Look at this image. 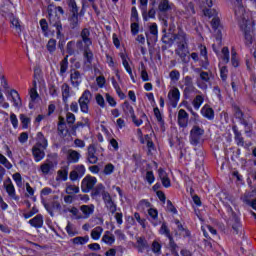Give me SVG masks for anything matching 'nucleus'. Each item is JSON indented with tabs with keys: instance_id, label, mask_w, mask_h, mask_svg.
<instances>
[{
	"instance_id": "obj_48",
	"label": "nucleus",
	"mask_w": 256,
	"mask_h": 256,
	"mask_svg": "<svg viewBox=\"0 0 256 256\" xmlns=\"http://www.w3.org/2000/svg\"><path fill=\"white\" fill-rule=\"evenodd\" d=\"M152 252L155 255H161V244L157 240H154L152 243Z\"/></svg>"
},
{
	"instance_id": "obj_34",
	"label": "nucleus",
	"mask_w": 256,
	"mask_h": 256,
	"mask_svg": "<svg viewBox=\"0 0 256 256\" xmlns=\"http://www.w3.org/2000/svg\"><path fill=\"white\" fill-rule=\"evenodd\" d=\"M200 55L204 57V62L201 64V67L203 69H207L209 67V61L207 60V47L205 46H200Z\"/></svg>"
},
{
	"instance_id": "obj_11",
	"label": "nucleus",
	"mask_w": 256,
	"mask_h": 256,
	"mask_svg": "<svg viewBox=\"0 0 256 256\" xmlns=\"http://www.w3.org/2000/svg\"><path fill=\"white\" fill-rule=\"evenodd\" d=\"M95 153H97V149L95 148V145L93 144L89 145L88 151L86 154V159L88 163H90V165H95L97 164V161H99V158L97 157V155H95Z\"/></svg>"
},
{
	"instance_id": "obj_56",
	"label": "nucleus",
	"mask_w": 256,
	"mask_h": 256,
	"mask_svg": "<svg viewBox=\"0 0 256 256\" xmlns=\"http://www.w3.org/2000/svg\"><path fill=\"white\" fill-rule=\"evenodd\" d=\"M40 27H41L43 33H45V35H47V31H49V24L47 23L46 19L40 20Z\"/></svg>"
},
{
	"instance_id": "obj_21",
	"label": "nucleus",
	"mask_w": 256,
	"mask_h": 256,
	"mask_svg": "<svg viewBox=\"0 0 256 256\" xmlns=\"http://www.w3.org/2000/svg\"><path fill=\"white\" fill-rule=\"evenodd\" d=\"M82 51H84L85 64L91 65V63H93V51H91V46L83 47Z\"/></svg>"
},
{
	"instance_id": "obj_1",
	"label": "nucleus",
	"mask_w": 256,
	"mask_h": 256,
	"mask_svg": "<svg viewBox=\"0 0 256 256\" xmlns=\"http://www.w3.org/2000/svg\"><path fill=\"white\" fill-rule=\"evenodd\" d=\"M234 13L238 19L240 29H242L245 37V44L251 45L253 43V20L249 18V14L245 11V7L241 0H235L234 2Z\"/></svg>"
},
{
	"instance_id": "obj_59",
	"label": "nucleus",
	"mask_w": 256,
	"mask_h": 256,
	"mask_svg": "<svg viewBox=\"0 0 256 256\" xmlns=\"http://www.w3.org/2000/svg\"><path fill=\"white\" fill-rule=\"evenodd\" d=\"M148 215H149V217H151L152 221H155V220H157L159 212L157 211V209L150 208L148 210Z\"/></svg>"
},
{
	"instance_id": "obj_4",
	"label": "nucleus",
	"mask_w": 256,
	"mask_h": 256,
	"mask_svg": "<svg viewBox=\"0 0 256 256\" xmlns=\"http://www.w3.org/2000/svg\"><path fill=\"white\" fill-rule=\"evenodd\" d=\"M195 73H199V79L196 81L197 87H199V89H207V85L211 83L213 73L202 71L201 68H196Z\"/></svg>"
},
{
	"instance_id": "obj_16",
	"label": "nucleus",
	"mask_w": 256,
	"mask_h": 256,
	"mask_svg": "<svg viewBox=\"0 0 256 256\" xmlns=\"http://www.w3.org/2000/svg\"><path fill=\"white\" fill-rule=\"evenodd\" d=\"M158 176L161 180L163 187H165L166 189H168V187H171V179H169V176L167 175V172H165V170L160 168L158 170Z\"/></svg>"
},
{
	"instance_id": "obj_9",
	"label": "nucleus",
	"mask_w": 256,
	"mask_h": 256,
	"mask_svg": "<svg viewBox=\"0 0 256 256\" xmlns=\"http://www.w3.org/2000/svg\"><path fill=\"white\" fill-rule=\"evenodd\" d=\"M83 82V77L81 76V72H79V70L76 69H72L70 70V83L72 85V87H79V85H81V83Z\"/></svg>"
},
{
	"instance_id": "obj_39",
	"label": "nucleus",
	"mask_w": 256,
	"mask_h": 256,
	"mask_svg": "<svg viewBox=\"0 0 256 256\" xmlns=\"http://www.w3.org/2000/svg\"><path fill=\"white\" fill-rule=\"evenodd\" d=\"M123 111L128 117L132 118L135 115V110L133 109V106L129 104V102H124Z\"/></svg>"
},
{
	"instance_id": "obj_52",
	"label": "nucleus",
	"mask_w": 256,
	"mask_h": 256,
	"mask_svg": "<svg viewBox=\"0 0 256 256\" xmlns=\"http://www.w3.org/2000/svg\"><path fill=\"white\" fill-rule=\"evenodd\" d=\"M160 234L165 235L166 237H171V232L169 231V228L167 227V224L163 223L160 228Z\"/></svg>"
},
{
	"instance_id": "obj_23",
	"label": "nucleus",
	"mask_w": 256,
	"mask_h": 256,
	"mask_svg": "<svg viewBox=\"0 0 256 256\" xmlns=\"http://www.w3.org/2000/svg\"><path fill=\"white\" fill-rule=\"evenodd\" d=\"M80 211H82L85 219H89V217H91L95 211V205H82L80 207Z\"/></svg>"
},
{
	"instance_id": "obj_26",
	"label": "nucleus",
	"mask_w": 256,
	"mask_h": 256,
	"mask_svg": "<svg viewBox=\"0 0 256 256\" xmlns=\"http://www.w3.org/2000/svg\"><path fill=\"white\" fill-rule=\"evenodd\" d=\"M201 114L203 117H206V119H213L215 117V112L213 111V108H210L209 105H204L202 107Z\"/></svg>"
},
{
	"instance_id": "obj_6",
	"label": "nucleus",
	"mask_w": 256,
	"mask_h": 256,
	"mask_svg": "<svg viewBox=\"0 0 256 256\" xmlns=\"http://www.w3.org/2000/svg\"><path fill=\"white\" fill-rule=\"evenodd\" d=\"M91 99H93L91 91L85 90L78 100L82 113H89V103H91Z\"/></svg>"
},
{
	"instance_id": "obj_28",
	"label": "nucleus",
	"mask_w": 256,
	"mask_h": 256,
	"mask_svg": "<svg viewBox=\"0 0 256 256\" xmlns=\"http://www.w3.org/2000/svg\"><path fill=\"white\" fill-rule=\"evenodd\" d=\"M69 69V55H66L60 62V75L63 77Z\"/></svg>"
},
{
	"instance_id": "obj_29",
	"label": "nucleus",
	"mask_w": 256,
	"mask_h": 256,
	"mask_svg": "<svg viewBox=\"0 0 256 256\" xmlns=\"http://www.w3.org/2000/svg\"><path fill=\"white\" fill-rule=\"evenodd\" d=\"M232 131H234V139L239 147H243L245 145V141H243V136H241V132L237 129V126H233Z\"/></svg>"
},
{
	"instance_id": "obj_10",
	"label": "nucleus",
	"mask_w": 256,
	"mask_h": 256,
	"mask_svg": "<svg viewBox=\"0 0 256 256\" xmlns=\"http://www.w3.org/2000/svg\"><path fill=\"white\" fill-rule=\"evenodd\" d=\"M85 175V166L83 164L76 165L74 169L70 172V180L77 181V179H81Z\"/></svg>"
},
{
	"instance_id": "obj_64",
	"label": "nucleus",
	"mask_w": 256,
	"mask_h": 256,
	"mask_svg": "<svg viewBox=\"0 0 256 256\" xmlns=\"http://www.w3.org/2000/svg\"><path fill=\"white\" fill-rule=\"evenodd\" d=\"M131 33L132 35H137V33H139V23L133 22L131 24Z\"/></svg>"
},
{
	"instance_id": "obj_40",
	"label": "nucleus",
	"mask_w": 256,
	"mask_h": 256,
	"mask_svg": "<svg viewBox=\"0 0 256 256\" xmlns=\"http://www.w3.org/2000/svg\"><path fill=\"white\" fill-rule=\"evenodd\" d=\"M46 49L50 54L55 53L57 51V40L50 39L46 45Z\"/></svg>"
},
{
	"instance_id": "obj_60",
	"label": "nucleus",
	"mask_w": 256,
	"mask_h": 256,
	"mask_svg": "<svg viewBox=\"0 0 256 256\" xmlns=\"http://www.w3.org/2000/svg\"><path fill=\"white\" fill-rule=\"evenodd\" d=\"M106 208L110 211V213H115L117 211V205H115V202L113 200L111 202H108L105 204Z\"/></svg>"
},
{
	"instance_id": "obj_44",
	"label": "nucleus",
	"mask_w": 256,
	"mask_h": 256,
	"mask_svg": "<svg viewBox=\"0 0 256 256\" xmlns=\"http://www.w3.org/2000/svg\"><path fill=\"white\" fill-rule=\"evenodd\" d=\"M68 6L72 14H79V8L77 7V2H75V0H69Z\"/></svg>"
},
{
	"instance_id": "obj_27",
	"label": "nucleus",
	"mask_w": 256,
	"mask_h": 256,
	"mask_svg": "<svg viewBox=\"0 0 256 256\" xmlns=\"http://www.w3.org/2000/svg\"><path fill=\"white\" fill-rule=\"evenodd\" d=\"M136 247H137L139 253H143V251H145V249H149V243L146 241L145 238L138 237Z\"/></svg>"
},
{
	"instance_id": "obj_54",
	"label": "nucleus",
	"mask_w": 256,
	"mask_h": 256,
	"mask_svg": "<svg viewBox=\"0 0 256 256\" xmlns=\"http://www.w3.org/2000/svg\"><path fill=\"white\" fill-rule=\"evenodd\" d=\"M222 61H224V63H229V48L228 47H224L222 49Z\"/></svg>"
},
{
	"instance_id": "obj_32",
	"label": "nucleus",
	"mask_w": 256,
	"mask_h": 256,
	"mask_svg": "<svg viewBox=\"0 0 256 256\" xmlns=\"http://www.w3.org/2000/svg\"><path fill=\"white\" fill-rule=\"evenodd\" d=\"M10 97L12 98V102L14 103V107H21V97L16 90L10 91Z\"/></svg>"
},
{
	"instance_id": "obj_30",
	"label": "nucleus",
	"mask_w": 256,
	"mask_h": 256,
	"mask_svg": "<svg viewBox=\"0 0 256 256\" xmlns=\"http://www.w3.org/2000/svg\"><path fill=\"white\" fill-rule=\"evenodd\" d=\"M102 243H106V245H113V243H115V236L111 233V231H106L104 233Z\"/></svg>"
},
{
	"instance_id": "obj_63",
	"label": "nucleus",
	"mask_w": 256,
	"mask_h": 256,
	"mask_svg": "<svg viewBox=\"0 0 256 256\" xmlns=\"http://www.w3.org/2000/svg\"><path fill=\"white\" fill-rule=\"evenodd\" d=\"M169 247L172 251V253H175L177 251V244L175 243V241L173 240V236H170L169 238Z\"/></svg>"
},
{
	"instance_id": "obj_46",
	"label": "nucleus",
	"mask_w": 256,
	"mask_h": 256,
	"mask_svg": "<svg viewBox=\"0 0 256 256\" xmlns=\"http://www.w3.org/2000/svg\"><path fill=\"white\" fill-rule=\"evenodd\" d=\"M20 121L23 129H27V127H29V123H31V118L27 117L25 114H20Z\"/></svg>"
},
{
	"instance_id": "obj_14",
	"label": "nucleus",
	"mask_w": 256,
	"mask_h": 256,
	"mask_svg": "<svg viewBox=\"0 0 256 256\" xmlns=\"http://www.w3.org/2000/svg\"><path fill=\"white\" fill-rule=\"evenodd\" d=\"M180 97L181 93L179 92V88H173L168 93V99L171 101L173 107H177V103H179Z\"/></svg>"
},
{
	"instance_id": "obj_5",
	"label": "nucleus",
	"mask_w": 256,
	"mask_h": 256,
	"mask_svg": "<svg viewBox=\"0 0 256 256\" xmlns=\"http://www.w3.org/2000/svg\"><path fill=\"white\" fill-rule=\"evenodd\" d=\"M81 40L76 42V47L80 51H83V47H91L93 40H91V31L88 28H84L80 33Z\"/></svg>"
},
{
	"instance_id": "obj_15",
	"label": "nucleus",
	"mask_w": 256,
	"mask_h": 256,
	"mask_svg": "<svg viewBox=\"0 0 256 256\" xmlns=\"http://www.w3.org/2000/svg\"><path fill=\"white\" fill-rule=\"evenodd\" d=\"M189 123V114L184 109H180L178 112V124L180 127H187Z\"/></svg>"
},
{
	"instance_id": "obj_22",
	"label": "nucleus",
	"mask_w": 256,
	"mask_h": 256,
	"mask_svg": "<svg viewBox=\"0 0 256 256\" xmlns=\"http://www.w3.org/2000/svg\"><path fill=\"white\" fill-rule=\"evenodd\" d=\"M61 91H62V101L64 103H67L69 101V97H71V87L69 84L64 83L61 86Z\"/></svg>"
},
{
	"instance_id": "obj_45",
	"label": "nucleus",
	"mask_w": 256,
	"mask_h": 256,
	"mask_svg": "<svg viewBox=\"0 0 256 256\" xmlns=\"http://www.w3.org/2000/svg\"><path fill=\"white\" fill-rule=\"evenodd\" d=\"M195 86L192 84L190 86H185L184 88V97L186 99H189L191 97V93H195Z\"/></svg>"
},
{
	"instance_id": "obj_13",
	"label": "nucleus",
	"mask_w": 256,
	"mask_h": 256,
	"mask_svg": "<svg viewBox=\"0 0 256 256\" xmlns=\"http://www.w3.org/2000/svg\"><path fill=\"white\" fill-rule=\"evenodd\" d=\"M56 164L53 161L46 160L41 166L39 171L42 175H51L55 171Z\"/></svg>"
},
{
	"instance_id": "obj_51",
	"label": "nucleus",
	"mask_w": 256,
	"mask_h": 256,
	"mask_svg": "<svg viewBox=\"0 0 256 256\" xmlns=\"http://www.w3.org/2000/svg\"><path fill=\"white\" fill-rule=\"evenodd\" d=\"M0 163L4 165L6 169H11V167H13V165L10 164L9 160H7V158L3 154H0Z\"/></svg>"
},
{
	"instance_id": "obj_7",
	"label": "nucleus",
	"mask_w": 256,
	"mask_h": 256,
	"mask_svg": "<svg viewBox=\"0 0 256 256\" xmlns=\"http://www.w3.org/2000/svg\"><path fill=\"white\" fill-rule=\"evenodd\" d=\"M95 185H97V178L87 175L81 182V190L83 193H89L93 191Z\"/></svg>"
},
{
	"instance_id": "obj_12",
	"label": "nucleus",
	"mask_w": 256,
	"mask_h": 256,
	"mask_svg": "<svg viewBox=\"0 0 256 256\" xmlns=\"http://www.w3.org/2000/svg\"><path fill=\"white\" fill-rule=\"evenodd\" d=\"M175 53L178 55V57H180V59H182L183 63H189V60H187V55L189 54L187 44H178Z\"/></svg>"
},
{
	"instance_id": "obj_18",
	"label": "nucleus",
	"mask_w": 256,
	"mask_h": 256,
	"mask_svg": "<svg viewBox=\"0 0 256 256\" xmlns=\"http://www.w3.org/2000/svg\"><path fill=\"white\" fill-rule=\"evenodd\" d=\"M79 159H81V153L73 149L68 150L67 152L68 163H79Z\"/></svg>"
},
{
	"instance_id": "obj_62",
	"label": "nucleus",
	"mask_w": 256,
	"mask_h": 256,
	"mask_svg": "<svg viewBox=\"0 0 256 256\" xmlns=\"http://www.w3.org/2000/svg\"><path fill=\"white\" fill-rule=\"evenodd\" d=\"M227 73H229V70H227V67L223 66L220 69V77L222 81H227Z\"/></svg>"
},
{
	"instance_id": "obj_3",
	"label": "nucleus",
	"mask_w": 256,
	"mask_h": 256,
	"mask_svg": "<svg viewBox=\"0 0 256 256\" xmlns=\"http://www.w3.org/2000/svg\"><path fill=\"white\" fill-rule=\"evenodd\" d=\"M57 11H59L60 15L65 14V11L61 6H48L49 23L52 27H59V25H61V16L57 14Z\"/></svg>"
},
{
	"instance_id": "obj_58",
	"label": "nucleus",
	"mask_w": 256,
	"mask_h": 256,
	"mask_svg": "<svg viewBox=\"0 0 256 256\" xmlns=\"http://www.w3.org/2000/svg\"><path fill=\"white\" fill-rule=\"evenodd\" d=\"M146 181L149 183V185L155 183V175H153V171L146 172Z\"/></svg>"
},
{
	"instance_id": "obj_47",
	"label": "nucleus",
	"mask_w": 256,
	"mask_h": 256,
	"mask_svg": "<svg viewBox=\"0 0 256 256\" xmlns=\"http://www.w3.org/2000/svg\"><path fill=\"white\" fill-rule=\"evenodd\" d=\"M68 55H75V41H69L66 45Z\"/></svg>"
},
{
	"instance_id": "obj_24",
	"label": "nucleus",
	"mask_w": 256,
	"mask_h": 256,
	"mask_svg": "<svg viewBox=\"0 0 256 256\" xmlns=\"http://www.w3.org/2000/svg\"><path fill=\"white\" fill-rule=\"evenodd\" d=\"M107 193L105 191V186L103 184H97L96 187L92 189L91 197H99V195H102V197Z\"/></svg>"
},
{
	"instance_id": "obj_50",
	"label": "nucleus",
	"mask_w": 256,
	"mask_h": 256,
	"mask_svg": "<svg viewBox=\"0 0 256 256\" xmlns=\"http://www.w3.org/2000/svg\"><path fill=\"white\" fill-rule=\"evenodd\" d=\"M13 179L17 185V187H23V178L21 177L20 173L13 174Z\"/></svg>"
},
{
	"instance_id": "obj_20",
	"label": "nucleus",
	"mask_w": 256,
	"mask_h": 256,
	"mask_svg": "<svg viewBox=\"0 0 256 256\" xmlns=\"http://www.w3.org/2000/svg\"><path fill=\"white\" fill-rule=\"evenodd\" d=\"M173 9V4L169 2V0H160L158 5V11L160 13H167V11H171Z\"/></svg>"
},
{
	"instance_id": "obj_25",
	"label": "nucleus",
	"mask_w": 256,
	"mask_h": 256,
	"mask_svg": "<svg viewBox=\"0 0 256 256\" xmlns=\"http://www.w3.org/2000/svg\"><path fill=\"white\" fill-rule=\"evenodd\" d=\"M174 41H176L177 45H187V34L183 31L178 32L174 35Z\"/></svg>"
},
{
	"instance_id": "obj_53",
	"label": "nucleus",
	"mask_w": 256,
	"mask_h": 256,
	"mask_svg": "<svg viewBox=\"0 0 256 256\" xmlns=\"http://www.w3.org/2000/svg\"><path fill=\"white\" fill-rule=\"evenodd\" d=\"M66 232L68 233L69 237H75V235H77V232H75L73 229V224H71V222H68Z\"/></svg>"
},
{
	"instance_id": "obj_33",
	"label": "nucleus",
	"mask_w": 256,
	"mask_h": 256,
	"mask_svg": "<svg viewBox=\"0 0 256 256\" xmlns=\"http://www.w3.org/2000/svg\"><path fill=\"white\" fill-rule=\"evenodd\" d=\"M101 235H103V227L97 226L91 231V238L94 241H99L101 239Z\"/></svg>"
},
{
	"instance_id": "obj_36",
	"label": "nucleus",
	"mask_w": 256,
	"mask_h": 256,
	"mask_svg": "<svg viewBox=\"0 0 256 256\" xmlns=\"http://www.w3.org/2000/svg\"><path fill=\"white\" fill-rule=\"evenodd\" d=\"M203 101H205V98L203 95H197L194 100L192 101V105L196 111H199L201 109V105H203Z\"/></svg>"
},
{
	"instance_id": "obj_8",
	"label": "nucleus",
	"mask_w": 256,
	"mask_h": 256,
	"mask_svg": "<svg viewBox=\"0 0 256 256\" xmlns=\"http://www.w3.org/2000/svg\"><path fill=\"white\" fill-rule=\"evenodd\" d=\"M205 134V130L199 126H193L190 131V143L191 145H199L201 143V137Z\"/></svg>"
},
{
	"instance_id": "obj_55",
	"label": "nucleus",
	"mask_w": 256,
	"mask_h": 256,
	"mask_svg": "<svg viewBox=\"0 0 256 256\" xmlns=\"http://www.w3.org/2000/svg\"><path fill=\"white\" fill-rule=\"evenodd\" d=\"M113 171H115V166L111 163L104 167V175H111L113 174Z\"/></svg>"
},
{
	"instance_id": "obj_61",
	"label": "nucleus",
	"mask_w": 256,
	"mask_h": 256,
	"mask_svg": "<svg viewBox=\"0 0 256 256\" xmlns=\"http://www.w3.org/2000/svg\"><path fill=\"white\" fill-rule=\"evenodd\" d=\"M66 121L68 125H73V123H75V114L68 112L66 114Z\"/></svg>"
},
{
	"instance_id": "obj_38",
	"label": "nucleus",
	"mask_w": 256,
	"mask_h": 256,
	"mask_svg": "<svg viewBox=\"0 0 256 256\" xmlns=\"http://www.w3.org/2000/svg\"><path fill=\"white\" fill-rule=\"evenodd\" d=\"M74 245H85L89 243V236H78L72 239Z\"/></svg>"
},
{
	"instance_id": "obj_37",
	"label": "nucleus",
	"mask_w": 256,
	"mask_h": 256,
	"mask_svg": "<svg viewBox=\"0 0 256 256\" xmlns=\"http://www.w3.org/2000/svg\"><path fill=\"white\" fill-rule=\"evenodd\" d=\"M140 142L143 145H147V148L149 149V151H151V149H155V144L153 143V140L151 139V136L149 135H145Z\"/></svg>"
},
{
	"instance_id": "obj_42",
	"label": "nucleus",
	"mask_w": 256,
	"mask_h": 256,
	"mask_svg": "<svg viewBox=\"0 0 256 256\" xmlns=\"http://www.w3.org/2000/svg\"><path fill=\"white\" fill-rule=\"evenodd\" d=\"M67 195H77L79 193V187L75 185H67L66 186Z\"/></svg>"
},
{
	"instance_id": "obj_57",
	"label": "nucleus",
	"mask_w": 256,
	"mask_h": 256,
	"mask_svg": "<svg viewBox=\"0 0 256 256\" xmlns=\"http://www.w3.org/2000/svg\"><path fill=\"white\" fill-rule=\"evenodd\" d=\"M212 28L217 31L219 29V25H221V20L219 17L215 16L211 21Z\"/></svg>"
},
{
	"instance_id": "obj_31",
	"label": "nucleus",
	"mask_w": 256,
	"mask_h": 256,
	"mask_svg": "<svg viewBox=\"0 0 256 256\" xmlns=\"http://www.w3.org/2000/svg\"><path fill=\"white\" fill-rule=\"evenodd\" d=\"M57 181H67L69 179V168H62L57 172Z\"/></svg>"
},
{
	"instance_id": "obj_19",
	"label": "nucleus",
	"mask_w": 256,
	"mask_h": 256,
	"mask_svg": "<svg viewBox=\"0 0 256 256\" xmlns=\"http://www.w3.org/2000/svg\"><path fill=\"white\" fill-rule=\"evenodd\" d=\"M29 225L35 227V229H41V227H43V215L37 214L34 218L29 220Z\"/></svg>"
},
{
	"instance_id": "obj_17",
	"label": "nucleus",
	"mask_w": 256,
	"mask_h": 256,
	"mask_svg": "<svg viewBox=\"0 0 256 256\" xmlns=\"http://www.w3.org/2000/svg\"><path fill=\"white\" fill-rule=\"evenodd\" d=\"M4 189H6V192L8 193L9 197H11L12 199H16L15 186L13 185L11 178H7L4 181Z\"/></svg>"
},
{
	"instance_id": "obj_49",
	"label": "nucleus",
	"mask_w": 256,
	"mask_h": 256,
	"mask_svg": "<svg viewBox=\"0 0 256 256\" xmlns=\"http://www.w3.org/2000/svg\"><path fill=\"white\" fill-rule=\"evenodd\" d=\"M10 23L13 27H15L18 33H21V24H19V19L15 18L14 16L11 17Z\"/></svg>"
},
{
	"instance_id": "obj_41",
	"label": "nucleus",
	"mask_w": 256,
	"mask_h": 256,
	"mask_svg": "<svg viewBox=\"0 0 256 256\" xmlns=\"http://www.w3.org/2000/svg\"><path fill=\"white\" fill-rule=\"evenodd\" d=\"M122 63L131 79H133V70H131V66H129V62L127 61V57L125 55L122 56Z\"/></svg>"
},
{
	"instance_id": "obj_43",
	"label": "nucleus",
	"mask_w": 256,
	"mask_h": 256,
	"mask_svg": "<svg viewBox=\"0 0 256 256\" xmlns=\"http://www.w3.org/2000/svg\"><path fill=\"white\" fill-rule=\"evenodd\" d=\"M131 119L136 127H141V125H143V119H147V115L145 113H142L141 119H137V116H135L134 114Z\"/></svg>"
},
{
	"instance_id": "obj_35",
	"label": "nucleus",
	"mask_w": 256,
	"mask_h": 256,
	"mask_svg": "<svg viewBox=\"0 0 256 256\" xmlns=\"http://www.w3.org/2000/svg\"><path fill=\"white\" fill-rule=\"evenodd\" d=\"M68 21L71 29H77L79 27V14H71Z\"/></svg>"
},
{
	"instance_id": "obj_2",
	"label": "nucleus",
	"mask_w": 256,
	"mask_h": 256,
	"mask_svg": "<svg viewBox=\"0 0 256 256\" xmlns=\"http://www.w3.org/2000/svg\"><path fill=\"white\" fill-rule=\"evenodd\" d=\"M37 137V143L32 148V155L35 161L39 162L45 158V149H47V139L41 132L37 134Z\"/></svg>"
}]
</instances>
